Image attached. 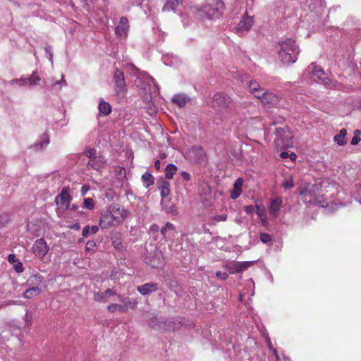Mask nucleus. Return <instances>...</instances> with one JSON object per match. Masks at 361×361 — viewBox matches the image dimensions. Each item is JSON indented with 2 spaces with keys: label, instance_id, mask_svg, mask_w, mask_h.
I'll return each mask as SVG.
<instances>
[{
  "label": "nucleus",
  "instance_id": "nucleus-1",
  "mask_svg": "<svg viewBox=\"0 0 361 361\" xmlns=\"http://www.w3.org/2000/svg\"><path fill=\"white\" fill-rule=\"evenodd\" d=\"M128 212L118 204H111L101 214L99 226L102 228H109L111 226L122 224L127 217Z\"/></svg>",
  "mask_w": 361,
  "mask_h": 361
},
{
  "label": "nucleus",
  "instance_id": "nucleus-2",
  "mask_svg": "<svg viewBox=\"0 0 361 361\" xmlns=\"http://www.w3.org/2000/svg\"><path fill=\"white\" fill-rule=\"evenodd\" d=\"M279 57L284 64L294 63L300 54V50L298 44L292 38H287L279 44Z\"/></svg>",
  "mask_w": 361,
  "mask_h": 361
},
{
  "label": "nucleus",
  "instance_id": "nucleus-3",
  "mask_svg": "<svg viewBox=\"0 0 361 361\" xmlns=\"http://www.w3.org/2000/svg\"><path fill=\"white\" fill-rule=\"evenodd\" d=\"M225 8L222 0H207L205 5L198 10L199 16L207 19L219 18Z\"/></svg>",
  "mask_w": 361,
  "mask_h": 361
},
{
  "label": "nucleus",
  "instance_id": "nucleus-4",
  "mask_svg": "<svg viewBox=\"0 0 361 361\" xmlns=\"http://www.w3.org/2000/svg\"><path fill=\"white\" fill-rule=\"evenodd\" d=\"M212 103L214 107L217 108L219 111H225L229 115H233L235 113L232 99L223 92L214 94Z\"/></svg>",
  "mask_w": 361,
  "mask_h": 361
},
{
  "label": "nucleus",
  "instance_id": "nucleus-5",
  "mask_svg": "<svg viewBox=\"0 0 361 361\" xmlns=\"http://www.w3.org/2000/svg\"><path fill=\"white\" fill-rule=\"evenodd\" d=\"M304 74L310 75L312 80L314 82L324 85L331 83V80L324 69L313 63L305 69Z\"/></svg>",
  "mask_w": 361,
  "mask_h": 361
},
{
  "label": "nucleus",
  "instance_id": "nucleus-6",
  "mask_svg": "<svg viewBox=\"0 0 361 361\" xmlns=\"http://www.w3.org/2000/svg\"><path fill=\"white\" fill-rule=\"evenodd\" d=\"M275 145L279 148H287L292 146L293 135L288 128H276L275 131Z\"/></svg>",
  "mask_w": 361,
  "mask_h": 361
},
{
  "label": "nucleus",
  "instance_id": "nucleus-7",
  "mask_svg": "<svg viewBox=\"0 0 361 361\" xmlns=\"http://www.w3.org/2000/svg\"><path fill=\"white\" fill-rule=\"evenodd\" d=\"M112 80L114 84L115 92L118 97L123 98L127 91L126 83L123 71L116 68Z\"/></svg>",
  "mask_w": 361,
  "mask_h": 361
},
{
  "label": "nucleus",
  "instance_id": "nucleus-8",
  "mask_svg": "<svg viewBox=\"0 0 361 361\" xmlns=\"http://www.w3.org/2000/svg\"><path fill=\"white\" fill-rule=\"evenodd\" d=\"M253 263L252 261L230 262L224 265V269L231 274H235L247 270Z\"/></svg>",
  "mask_w": 361,
  "mask_h": 361
},
{
  "label": "nucleus",
  "instance_id": "nucleus-9",
  "mask_svg": "<svg viewBox=\"0 0 361 361\" xmlns=\"http://www.w3.org/2000/svg\"><path fill=\"white\" fill-rule=\"evenodd\" d=\"M190 158L198 164H205L207 162V154L202 147L194 145L190 149Z\"/></svg>",
  "mask_w": 361,
  "mask_h": 361
},
{
  "label": "nucleus",
  "instance_id": "nucleus-10",
  "mask_svg": "<svg viewBox=\"0 0 361 361\" xmlns=\"http://www.w3.org/2000/svg\"><path fill=\"white\" fill-rule=\"evenodd\" d=\"M32 250L34 254L39 258H43L49 250V247L43 238L37 239L33 246Z\"/></svg>",
  "mask_w": 361,
  "mask_h": 361
},
{
  "label": "nucleus",
  "instance_id": "nucleus-11",
  "mask_svg": "<svg viewBox=\"0 0 361 361\" xmlns=\"http://www.w3.org/2000/svg\"><path fill=\"white\" fill-rule=\"evenodd\" d=\"M260 101L265 107L269 108L277 106L279 98L277 95L267 91L261 96Z\"/></svg>",
  "mask_w": 361,
  "mask_h": 361
},
{
  "label": "nucleus",
  "instance_id": "nucleus-12",
  "mask_svg": "<svg viewBox=\"0 0 361 361\" xmlns=\"http://www.w3.org/2000/svg\"><path fill=\"white\" fill-rule=\"evenodd\" d=\"M282 203L283 200L281 197H276L270 200L269 212L271 216L274 218L279 216Z\"/></svg>",
  "mask_w": 361,
  "mask_h": 361
},
{
  "label": "nucleus",
  "instance_id": "nucleus-13",
  "mask_svg": "<svg viewBox=\"0 0 361 361\" xmlns=\"http://www.w3.org/2000/svg\"><path fill=\"white\" fill-rule=\"evenodd\" d=\"M71 197L68 192L67 188H63L62 191L56 197L55 202L58 205L65 206L66 208L69 207Z\"/></svg>",
  "mask_w": 361,
  "mask_h": 361
},
{
  "label": "nucleus",
  "instance_id": "nucleus-14",
  "mask_svg": "<svg viewBox=\"0 0 361 361\" xmlns=\"http://www.w3.org/2000/svg\"><path fill=\"white\" fill-rule=\"evenodd\" d=\"M128 29V20L126 17H121L120 18L119 25L115 27V33L121 37H126Z\"/></svg>",
  "mask_w": 361,
  "mask_h": 361
},
{
  "label": "nucleus",
  "instance_id": "nucleus-15",
  "mask_svg": "<svg viewBox=\"0 0 361 361\" xmlns=\"http://www.w3.org/2000/svg\"><path fill=\"white\" fill-rule=\"evenodd\" d=\"M116 291L113 288H108L104 292H96L94 293V300L97 302H105L111 296L116 295Z\"/></svg>",
  "mask_w": 361,
  "mask_h": 361
},
{
  "label": "nucleus",
  "instance_id": "nucleus-16",
  "mask_svg": "<svg viewBox=\"0 0 361 361\" xmlns=\"http://www.w3.org/2000/svg\"><path fill=\"white\" fill-rule=\"evenodd\" d=\"M44 282V277L39 274L31 275L26 281V286L30 288H40V286Z\"/></svg>",
  "mask_w": 361,
  "mask_h": 361
},
{
  "label": "nucleus",
  "instance_id": "nucleus-17",
  "mask_svg": "<svg viewBox=\"0 0 361 361\" xmlns=\"http://www.w3.org/2000/svg\"><path fill=\"white\" fill-rule=\"evenodd\" d=\"M137 291L142 295H147L158 290V284L154 282L146 283L137 287Z\"/></svg>",
  "mask_w": 361,
  "mask_h": 361
},
{
  "label": "nucleus",
  "instance_id": "nucleus-18",
  "mask_svg": "<svg viewBox=\"0 0 361 361\" xmlns=\"http://www.w3.org/2000/svg\"><path fill=\"white\" fill-rule=\"evenodd\" d=\"M49 144V136L47 132H45L39 138V141L31 146L35 151L40 152L44 150Z\"/></svg>",
  "mask_w": 361,
  "mask_h": 361
},
{
  "label": "nucleus",
  "instance_id": "nucleus-19",
  "mask_svg": "<svg viewBox=\"0 0 361 361\" xmlns=\"http://www.w3.org/2000/svg\"><path fill=\"white\" fill-rule=\"evenodd\" d=\"M252 17H244L238 24L236 29L238 32H245L250 30L253 25Z\"/></svg>",
  "mask_w": 361,
  "mask_h": 361
},
{
  "label": "nucleus",
  "instance_id": "nucleus-20",
  "mask_svg": "<svg viewBox=\"0 0 361 361\" xmlns=\"http://www.w3.org/2000/svg\"><path fill=\"white\" fill-rule=\"evenodd\" d=\"M106 160L102 155L98 154L92 159H89L87 166L94 170H99L103 167Z\"/></svg>",
  "mask_w": 361,
  "mask_h": 361
},
{
  "label": "nucleus",
  "instance_id": "nucleus-21",
  "mask_svg": "<svg viewBox=\"0 0 361 361\" xmlns=\"http://www.w3.org/2000/svg\"><path fill=\"white\" fill-rule=\"evenodd\" d=\"M158 189L162 198L166 197L170 194V183L168 180L161 178L158 180Z\"/></svg>",
  "mask_w": 361,
  "mask_h": 361
},
{
  "label": "nucleus",
  "instance_id": "nucleus-22",
  "mask_svg": "<svg viewBox=\"0 0 361 361\" xmlns=\"http://www.w3.org/2000/svg\"><path fill=\"white\" fill-rule=\"evenodd\" d=\"M243 184V179L241 178H238L235 180L233 190L231 192V197L233 200H235L238 197H240L241 195L243 190H242V186Z\"/></svg>",
  "mask_w": 361,
  "mask_h": 361
},
{
  "label": "nucleus",
  "instance_id": "nucleus-23",
  "mask_svg": "<svg viewBox=\"0 0 361 361\" xmlns=\"http://www.w3.org/2000/svg\"><path fill=\"white\" fill-rule=\"evenodd\" d=\"M189 101L190 98L185 94H178L172 98V102L177 104L179 107H183Z\"/></svg>",
  "mask_w": 361,
  "mask_h": 361
},
{
  "label": "nucleus",
  "instance_id": "nucleus-24",
  "mask_svg": "<svg viewBox=\"0 0 361 361\" xmlns=\"http://www.w3.org/2000/svg\"><path fill=\"white\" fill-rule=\"evenodd\" d=\"M300 194L304 196V198H305V201L307 202H314V203H318L319 204H320L322 207H324V203H325V201H321V200H319V197H314L313 200L312 199V195L310 193V192L307 190H302V192H300Z\"/></svg>",
  "mask_w": 361,
  "mask_h": 361
},
{
  "label": "nucleus",
  "instance_id": "nucleus-25",
  "mask_svg": "<svg viewBox=\"0 0 361 361\" xmlns=\"http://www.w3.org/2000/svg\"><path fill=\"white\" fill-rule=\"evenodd\" d=\"M347 135V130L345 128H342L339 133L336 135L334 137V142L338 146H343L346 144L345 136Z\"/></svg>",
  "mask_w": 361,
  "mask_h": 361
},
{
  "label": "nucleus",
  "instance_id": "nucleus-26",
  "mask_svg": "<svg viewBox=\"0 0 361 361\" xmlns=\"http://www.w3.org/2000/svg\"><path fill=\"white\" fill-rule=\"evenodd\" d=\"M98 109L99 113L104 116H107L111 112V107L108 102L101 101L99 104Z\"/></svg>",
  "mask_w": 361,
  "mask_h": 361
},
{
  "label": "nucleus",
  "instance_id": "nucleus-27",
  "mask_svg": "<svg viewBox=\"0 0 361 361\" xmlns=\"http://www.w3.org/2000/svg\"><path fill=\"white\" fill-rule=\"evenodd\" d=\"M183 0H167L162 8L163 11H173L175 8L182 2Z\"/></svg>",
  "mask_w": 361,
  "mask_h": 361
},
{
  "label": "nucleus",
  "instance_id": "nucleus-28",
  "mask_svg": "<svg viewBox=\"0 0 361 361\" xmlns=\"http://www.w3.org/2000/svg\"><path fill=\"white\" fill-rule=\"evenodd\" d=\"M41 293V288H35L28 287L23 293V297L27 299H31Z\"/></svg>",
  "mask_w": 361,
  "mask_h": 361
},
{
  "label": "nucleus",
  "instance_id": "nucleus-29",
  "mask_svg": "<svg viewBox=\"0 0 361 361\" xmlns=\"http://www.w3.org/2000/svg\"><path fill=\"white\" fill-rule=\"evenodd\" d=\"M178 168L173 164H169L165 169V177L166 179H171L176 172Z\"/></svg>",
  "mask_w": 361,
  "mask_h": 361
},
{
  "label": "nucleus",
  "instance_id": "nucleus-30",
  "mask_svg": "<svg viewBox=\"0 0 361 361\" xmlns=\"http://www.w3.org/2000/svg\"><path fill=\"white\" fill-rule=\"evenodd\" d=\"M172 322L171 321H159L158 324V326L157 328V331H166L173 330V327L171 325Z\"/></svg>",
  "mask_w": 361,
  "mask_h": 361
},
{
  "label": "nucleus",
  "instance_id": "nucleus-31",
  "mask_svg": "<svg viewBox=\"0 0 361 361\" xmlns=\"http://www.w3.org/2000/svg\"><path fill=\"white\" fill-rule=\"evenodd\" d=\"M142 180L145 187L148 188L154 184V178L151 173L146 172L142 176Z\"/></svg>",
  "mask_w": 361,
  "mask_h": 361
},
{
  "label": "nucleus",
  "instance_id": "nucleus-32",
  "mask_svg": "<svg viewBox=\"0 0 361 361\" xmlns=\"http://www.w3.org/2000/svg\"><path fill=\"white\" fill-rule=\"evenodd\" d=\"M118 298H119V300L121 301L126 306V307L128 309V308L133 309L135 307V306L137 305V302L135 300H133L129 298H123V296L118 295Z\"/></svg>",
  "mask_w": 361,
  "mask_h": 361
},
{
  "label": "nucleus",
  "instance_id": "nucleus-33",
  "mask_svg": "<svg viewBox=\"0 0 361 361\" xmlns=\"http://www.w3.org/2000/svg\"><path fill=\"white\" fill-rule=\"evenodd\" d=\"M255 207H256V209H257V211H256L257 214L259 217L261 221L262 222L266 221L267 219V214H266V212H265L264 209L263 207H261L257 204H256Z\"/></svg>",
  "mask_w": 361,
  "mask_h": 361
},
{
  "label": "nucleus",
  "instance_id": "nucleus-34",
  "mask_svg": "<svg viewBox=\"0 0 361 361\" xmlns=\"http://www.w3.org/2000/svg\"><path fill=\"white\" fill-rule=\"evenodd\" d=\"M36 72H33V73L29 76L27 77L28 79V85L31 86H35L39 84V81L41 80V78L35 75Z\"/></svg>",
  "mask_w": 361,
  "mask_h": 361
},
{
  "label": "nucleus",
  "instance_id": "nucleus-35",
  "mask_svg": "<svg viewBox=\"0 0 361 361\" xmlns=\"http://www.w3.org/2000/svg\"><path fill=\"white\" fill-rule=\"evenodd\" d=\"M10 84H18L20 86H25L28 85V79L27 78V77H21L18 79H13L10 81Z\"/></svg>",
  "mask_w": 361,
  "mask_h": 361
},
{
  "label": "nucleus",
  "instance_id": "nucleus-36",
  "mask_svg": "<svg viewBox=\"0 0 361 361\" xmlns=\"http://www.w3.org/2000/svg\"><path fill=\"white\" fill-rule=\"evenodd\" d=\"M175 227L174 226L170 223L166 222L165 226L161 228V233L163 235V237L165 238H166V233L168 231H174Z\"/></svg>",
  "mask_w": 361,
  "mask_h": 361
},
{
  "label": "nucleus",
  "instance_id": "nucleus-37",
  "mask_svg": "<svg viewBox=\"0 0 361 361\" xmlns=\"http://www.w3.org/2000/svg\"><path fill=\"white\" fill-rule=\"evenodd\" d=\"M259 238L260 240L264 244L271 245L272 242L271 235L266 233H261L259 235Z\"/></svg>",
  "mask_w": 361,
  "mask_h": 361
},
{
  "label": "nucleus",
  "instance_id": "nucleus-38",
  "mask_svg": "<svg viewBox=\"0 0 361 361\" xmlns=\"http://www.w3.org/2000/svg\"><path fill=\"white\" fill-rule=\"evenodd\" d=\"M84 154L89 158V159H93L97 154V151L94 148L87 147L84 151Z\"/></svg>",
  "mask_w": 361,
  "mask_h": 361
},
{
  "label": "nucleus",
  "instance_id": "nucleus-39",
  "mask_svg": "<svg viewBox=\"0 0 361 361\" xmlns=\"http://www.w3.org/2000/svg\"><path fill=\"white\" fill-rule=\"evenodd\" d=\"M360 135H361V130H356L354 133V135L351 140V142H350V144L352 145H357L360 141L361 140V138H360Z\"/></svg>",
  "mask_w": 361,
  "mask_h": 361
},
{
  "label": "nucleus",
  "instance_id": "nucleus-40",
  "mask_svg": "<svg viewBox=\"0 0 361 361\" xmlns=\"http://www.w3.org/2000/svg\"><path fill=\"white\" fill-rule=\"evenodd\" d=\"M280 157L282 159L290 158L291 161H295L297 155L294 152L289 153L288 152H281L280 153Z\"/></svg>",
  "mask_w": 361,
  "mask_h": 361
},
{
  "label": "nucleus",
  "instance_id": "nucleus-41",
  "mask_svg": "<svg viewBox=\"0 0 361 361\" xmlns=\"http://www.w3.org/2000/svg\"><path fill=\"white\" fill-rule=\"evenodd\" d=\"M282 185L285 189L292 188L294 186L292 177L285 178L283 181Z\"/></svg>",
  "mask_w": 361,
  "mask_h": 361
},
{
  "label": "nucleus",
  "instance_id": "nucleus-42",
  "mask_svg": "<svg viewBox=\"0 0 361 361\" xmlns=\"http://www.w3.org/2000/svg\"><path fill=\"white\" fill-rule=\"evenodd\" d=\"M248 87L251 93L256 92L255 91H258V89L261 87L259 84L255 80L250 81Z\"/></svg>",
  "mask_w": 361,
  "mask_h": 361
},
{
  "label": "nucleus",
  "instance_id": "nucleus-43",
  "mask_svg": "<svg viewBox=\"0 0 361 361\" xmlns=\"http://www.w3.org/2000/svg\"><path fill=\"white\" fill-rule=\"evenodd\" d=\"M159 321L160 320L158 319L157 317H152V318L149 319L148 324L151 328L156 330L158 326Z\"/></svg>",
  "mask_w": 361,
  "mask_h": 361
},
{
  "label": "nucleus",
  "instance_id": "nucleus-44",
  "mask_svg": "<svg viewBox=\"0 0 361 361\" xmlns=\"http://www.w3.org/2000/svg\"><path fill=\"white\" fill-rule=\"evenodd\" d=\"M84 206L87 209H92L94 208V202L91 198H85L83 201Z\"/></svg>",
  "mask_w": 361,
  "mask_h": 361
},
{
  "label": "nucleus",
  "instance_id": "nucleus-45",
  "mask_svg": "<svg viewBox=\"0 0 361 361\" xmlns=\"http://www.w3.org/2000/svg\"><path fill=\"white\" fill-rule=\"evenodd\" d=\"M13 269L16 272L22 273L24 270L23 263L19 261H17L16 263L13 264Z\"/></svg>",
  "mask_w": 361,
  "mask_h": 361
},
{
  "label": "nucleus",
  "instance_id": "nucleus-46",
  "mask_svg": "<svg viewBox=\"0 0 361 361\" xmlns=\"http://www.w3.org/2000/svg\"><path fill=\"white\" fill-rule=\"evenodd\" d=\"M212 219L215 222L225 221L227 219V215L224 214L220 215H216L212 218Z\"/></svg>",
  "mask_w": 361,
  "mask_h": 361
},
{
  "label": "nucleus",
  "instance_id": "nucleus-47",
  "mask_svg": "<svg viewBox=\"0 0 361 361\" xmlns=\"http://www.w3.org/2000/svg\"><path fill=\"white\" fill-rule=\"evenodd\" d=\"M96 247V243L93 240H89L87 242L85 247L88 251H93Z\"/></svg>",
  "mask_w": 361,
  "mask_h": 361
},
{
  "label": "nucleus",
  "instance_id": "nucleus-48",
  "mask_svg": "<svg viewBox=\"0 0 361 361\" xmlns=\"http://www.w3.org/2000/svg\"><path fill=\"white\" fill-rule=\"evenodd\" d=\"M216 276L221 279V280H226L228 277V275L226 272H221L220 271H217L215 274Z\"/></svg>",
  "mask_w": 361,
  "mask_h": 361
},
{
  "label": "nucleus",
  "instance_id": "nucleus-49",
  "mask_svg": "<svg viewBox=\"0 0 361 361\" xmlns=\"http://www.w3.org/2000/svg\"><path fill=\"white\" fill-rule=\"evenodd\" d=\"M180 175L181 178L185 181H190L191 180V176L187 171H183L180 173Z\"/></svg>",
  "mask_w": 361,
  "mask_h": 361
},
{
  "label": "nucleus",
  "instance_id": "nucleus-50",
  "mask_svg": "<svg viewBox=\"0 0 361 361\" xmlns=\"http://www.w3.org/2000/svg\"><path fill=\"white\" fill-rule=\"evenodd\" d=\"M255 92H252V94H253L255 97H257V99L261 100V96L262 95V94L265 93L267 91H264V89L260 87L258 89V91H255Z\"/></svg>",
  "mask_w": 361,
  "mask_h": 361
},
{
  "label": "nucleus",
  "instance_id": "nucleus-51",
  "mask_svg": "<svg viewBox=\"0 0 361 361\" xmlns=\"http://www.w3.org/2000/svg\"><path fill=\"white\" fill-rule=\"evenodd\" d=\"M255 206L253 205H247L244 208L245 212L248 214H252L255 212Z\"/></svg>",
  "mask_w": 361,
  "mask_h": 361
},
{
  "label": "nucleus",
  "instance_id": "nucleus-52",
  "mask_svg": "<svg viewBox=\"0 0 361 361\" xmlns=\"http://www.w3.org/2000/svg\"><path fill=\"white\" fill-rule=\"evenodd\" d=\"M90 234V226H85L82 229V235L83 237L87 238Z\"/></svg>",
  "mask_w": 361,
  "mask_h": 361
},
{
  "label": "nucleus",
  "instance_id": "nucleus-53",
  "mask_svg": "<svg viewBox=\"0 0 361 361\" xmlns=\"http://www.w3.org/2000/svg\"><path fill=\"white\" fill-rule=\"evenodd\" d=\"M273 354L275 355L276 361H290V360L288 357H285V356H283V359L281 360L279 356L277 354V351H276V349L273 350Z\"/></svg>",
  "mask_w": 361,
  "mask_h": 361
},
{
  "label": "nucleus",
  "instance_id": "nucleus-54",
  "mask_svg": "<svg viewBox=\"0 0 361 361\" xmlns=\"http://www.w3.org/2000/svg\"><path fill=\"white\" fill-rule=\"evenodd\" d=\"M8 262H9V263H11V264H14V263H16V262L18 261V259H17V258H16V255H14V254H10V255H8Z\"/></svg>",
  "mask_w": 361,
  "mask_h": 361
},
{
  "label": "nucleus",
  "instance_id": "nucleus-55",
  "mask_svg": "<svg viewBox=\"0 0 361 361\" xmlns=\"http://www.w3.org/2000/svg\"><path fill=\"white\" fill-rule=\"evenodd\" d=\"M118 305L116 303H111L107 307V310L110 312H114L117 309Z\"/></svg>",
  "mask_w": 361,
  "mask_h": 361
},
{
  "label": "nucleus",
  "instance_id": "nucleus-56",
  "mask_svg": "<svg viewBox=\"0 0 361 361\" xmlns=\"http://www.w3.org/2000/svg\"><path fill=\"white\" fill-rule=\"evenodd\" d=\"M90 188L88 185H84L83 186H82L81 190H80L81 195H86V193L90 190Z\"/></svg>",
  "mask_w": 361,
  "mask_h": 361
},
{
  "label": "nucleus",
  "instance_id": "nucleus-57",
  "mask_svg": "<svg viewBox=\"0 0 361 361\" xmlns=\"http://www.w3.org/2000/svg\"><path fill=\"white\" fill-rule=\"evenodd\" d=\"M149 230L153 233H157L159 231V226L157 224H154L151 225Z\"/></svg>",
  "mask_w": 361,
  "mask_h": 361
},
{
  "label": "nucleus",
  "instance_id": "nucleus-58",
  "mask_svg": "<svg viewBox=\"0 0 361 361\" xmlns=\"http://www.w3.org/2000/svg\"><path fill=\"white\" fill-rule=\"evenodd\" d=\"M117 309L118 311H120L121 312H126L128 311V308L126 307V306L124 304L123 305H118Z\"/></svg>",
  "mask_w": 361,
  "mask_h": 361
},
{
  "label": "nucleus",
  "instance_id": "nucleus-59",
  "mask_svg": "<svg viewBox=\"0 0 361 361\" xmlns=\"http://www.w3.org/2000/svg\"><path fill=\"white\" fill-rule=\"evenodd\" d=\"M168 212L172 214L173 215H177L178 214L177 209L174 206H171Z\"/></svg>",
  "mask_w": 361,
  "mask_h": 361
},
{
  "label": "nucleus",
  "instance_id": "nucleus-60",
  "mask_svg": "<svg viewBox=\"0 0 361 361\" xmlns=\"http://www.w3.org/2000/svg\"><path fill=\"white\" fill-rule=\"evenodd\" d=\"M25 322L27 323H30L32 319V316L30 314H29L28 312H26L25 315Z\"/></svg>",
  "mask_w": 361,
  "mask_h": 361
},
{
  "label": "nucleus",
  "instance_id": "nucleus-61",
  "mask_svg": "<svg viewBox=\"0 0 361 361\" xmlns=\"http://www.w3.org/2000/svg\"><path fill=\"white\" fill-rule=\"evenodd\" d=\"M99 231V227L96 225L90 227V234H95Z\"/></svg>",
  "mask_w": 361,
  "mask_h": 361
},
{
  "label": "nucleus",
  "instance_id": "nucleus-62",
  "mask_svg": "<svg viewBox=\"0 0 361 361\" xmlns=\"http://www.w3.org/2000/svg\"><path fill=\"white\" fill-rule=\"evenodd\" d=\"M70 227L74 230L79 231L80 229V224L79 223H75Z\"/></svg>",
  "mask_w": 361,
  "mask_h": 361
},
{
  "label": "nucleus",
  "instance_id": "nucleus-63",
  "mask_svg": "<svg viewBox=\"0 0 361 361\" xmlns=\"http://www.w3.org/2000/svg\"><path fill=\"white\" fill-rule=\"evenodd\" d=\"M181 18H182V22L183 23V25L185 26L188 24V20H187V17L185 14H182L181 15Z\"/></svg>",
  "mask_w": 361,
  "mask_h": 361
},
{
  "label": "nucleus",
  "instance_id": "nucleus-64",
  "mask_svg": "<svg viewBox=\"0 0 361 361\" xmlns=\"http://www.w3.org/2000/svg\"><path fill=\"white\" fill-rule=\"evenodd\" d=\"M160 166H161V161L157 159L154 163V167L156 168L157 170H159Z\"/></svg>",
  "mask_w": 361,
  "mask_h": 361
}]
</instances>
